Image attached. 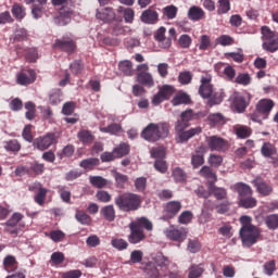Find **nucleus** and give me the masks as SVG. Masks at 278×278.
Here are the masks:
<instances>
[{"mask_svg": "<svg viewBox=\"0 0 278 278\" xmlns=\"http://www.w3.org/2000/svg\"><path fill=\"white\" fill-rule=\"evenodd\" d=\"M36 81V72L31 68L22 70L16 77V83L20 86H29Z\"/></svg>", "mask_w": 278, "mask_h": 278, "instance_id": "12", "label": "nucleus"}, {"mask_svg": "<svg viewBox=\"0 0 278 278\" xmlns=\"http://www.w3.org/2000/svg\"><path fill=\"white\" fill-rule=\"evenodd\" d=\"M50 105H60L62 103V89H52L49 92Z\"/></svg>", "mask_w": 278, "mask_h": 278, "instance_id": "39", "label": "nucleus"}, {"mask_svg": "<svg viewBox=\"0 0 278 278\" xmlns=\"http://www.w3.org/2000/svg\"><path fill=\"white\" fill-rule=\"evenodd\" d=\"M205 164V148L200 147L195 150V152L191 155V165L193 168H199Z\"/></svg>", "mask_w": 278, "mask_h": 278, "instance_id": "19", "label": "nucleus"}, {"mask_svg": "<svg viewBox=\"0 0 278 278\" xmlns=\"http://www.w3.org/2000/svg\"><path fill=\"white\" fill-rule=\"evenodd\" d=\"M232 106L239 114H242V112L249 108V98H247V96L240 94L239 92L233 93Z\"/></svg>", "mask_w": 278, "mask_h": 278, "instance_id": "15", "label": "nucleus"}, {"mask_svg": "<svg viewBox=\"0 0 278 278\" xmlns=\"http://www.w3.org/2000/svg\"><path fill=\"white\" fill-rule=\"evenodd\" d=\"M137 81L138 84H141L142 86H153V75L149 72H141L137 73Z\"/></svg>", "mask_w": 278, "mask_h": 278, "instance_id": "33", "label": "nucleus"}, {"mask_svg": "<svg viewBox=\"0 0 278 278\" xmlns=\"http://www.w3.org/2000/svg\"><path fill=\"white\" fill-rule=\"evenodd\" d=\"M100 214L105 220H108V223H114L116 219V210H114V205H106L102 207Z\"/></svg>", "mask_w": 278, "mask_h": 278, "instance_id": "28", "label": "nucleus"}, {"mask_svg": "<svg viewBox=\"0 0 278 278\" xmlns=\"http://www.w3.org/2000/svg\"><path fill=\"white\" fill-rule=\"evenodd\" d=\"M207 123L211 127H218V125H225L227 118L222 113H212L207 116Z\"/></svg>", "mask_w": 278, "mask_h": 278, "instance_id": "24", "label": "nucleus"}, {"mask_svg": "<svg viewBox=\"0 0 278 278\" xmlns=\"http://www.w3.org/2000/svg\"><path fill=\"white\" fill-rule=\"evenodd\" d=\"M74 11L71 7H62L59 11V16L54 17L55 25L64 27L71 23V17L73 16Z\"/></svg>", "mask_w": 278, "mask_h": 278, "instance_id": "13", "label": "nucleus"}, {"mask_svg": "<svg viewBox=\"0 0 278 278\" xmlns=\"http://www.w3.org/2000/svg\"><path fill=\"white\" fill-rule=\"evenodd\" d=\"M11 14H13L16 21H23L27 16V9L24 5L14 3L11 9Z\"/></svg>", "mask_w": 278, "mask_h": 278, "instance_id": "29", "label": "nucleus"}, {"mask_svg": "<svg viewBox=\"0 0 278 278\" xmlns=\"http://www.w3.org/2000/svg\"><path fill=\"white\" fill-rule=\"evenodd\" d=\"M235 134L241 140H244V138H249L253 134V130L248 126H237L235 127Z\"/></svg>", "mask_w": 278, "mask_h": 278, "instance_id": "42", "label": "nucleus"}, {"mask_svg": "<svg viewBox=\"0 0 278 278\" xmlns=\"http://www.w3.org/2000/svg\"><path fill=\"white\" fill-rule=\"evenodd\" d=\"M113 177L115 179L117 188H125V185L127 184V181H129V177L127 175L121 174L118 172H115L113 174Z\"/></svg>", "mask_w": 278, "mask_h": 278, "instance_id": "46", "label": "nucleus"}, {"mask_svg": "<svg viewBox=\"0 0 278 278\" xmlns=\"http://www.w3.org/2000/svg\"><path fill=\"white\" fill-rule=\"evenodd\" d=\"M201 177H205V179H212L213 181H216V174L214 173V169L210 166H203L200 169Z\"/></svg>", "mask_w": 278, "mask_h": 278, "instance_id": "54", "label": "nucleus"}, {"mask_svg": "<svg viewBox=\"0 0 278 278\" xmlns=\"http://www.w3.org/2000/svg\"><path fill=\"white\" fill-rule=\"evenodd\" d=\"M229 207H231V202H229V200H223L222 203L215 205L217 214H227Z\"/></svg>", "mask_w": 278, "mask_h": 278, "instance_id": "60", "label": "nucleus"}, {"mask_svg": "<svg viewBox=\"0 0 278 278\" xmlns=\"http://www.w3.org/2000/svg\"><path fill=\"white\" fill-rule=\"evenodd\" d=\"M100 131H102V134H110L111 136H121V134H123V125L112 123L106 127H101Z\"/></svg>", "mask_w": 278, "mask_h": 278, "instance_id": "26", "label": "nucleus"}, {"mask_svg": "<svg viewBox=\"0 0 278 278\" xmlns=\"http://www.w3.org/2000/svg\"><path fill=\"white\" fill-rule=\"evenodd\" d=\"M128 227L130 230V233L128 235V242L130 244H140V242H144V240H147L144 229L147 231H153V223H151L147 217L137 218L135 222H131Z\"/></svg>", "mask_w": 278, "mask_h": 278, "instance_id": "3", "label": "nucleus"}, {"mask_svg": "<svg viewBox=\"0 0 278 278\" xmlns=\"http://www.w3.org/2000/svg\"><path fill=\"white\" fill-rule=\"evenodd\" d=\"M235 190L239 194V199H244L247 197H253V189L251 186L244 182H237L235 185Z\"/></svg>", "mask_w": 278, "mask_h": 278, "instance_id": "21", "label": "nucleus"}, {"mask_svg": "<svg viewBox=\"0 0 278 278\" xmlns=\"http://www.w3.org/2000/svg\"><path fill=\"white\" fill-rule=\"evenodd\" d=\"M3 269L7 273H16L18 270V262L16 261V257L12 255H8L3 260Z\"/></svg>", "mask_w": 278, "mask_h": 278, "instance_id": "22", "label": "nucleus"}, {"mask_svg": "<svg viewBox=\"0 0 278 278\" xmlns=\"http://www.w3.org/2000/svg\"><path fill=\"white\" fill-rule=\"evenodd\" d=\"M265 224L268 227V229H278V215L277 214H271L267 215L265 218Z\"/></svg>", "mask_w": 278, "mask_h": 278, "instance_id": "50", "label": "nucleus"}, {"mask_svg": "<svg viewBox=\"0 0 278 278\" xmlns=\"http://www.w3.org/2000/svg\"><path fill=\"white\" fill-rule=\"evenodd\" d=\"M263 270L268 277H273V275H275V270H277V262L275 260L266 262L263 265Z\"/></svg>", "mask_w": 278, "mask_h": 278, "instance_id": "47", "label": "nucleus"}, {"mask_svg": "<svg viewBox=\"0 0 278 278\" xmlns=\"http://www.w3.org/2000/svg\"><path fill=\"white\" fill-rule=\"evenodd\" d=\"M210 166H213V168H218L223 164V156L218 154H211L207 160Z\"/></svg>", "mask_w": 278, "mask_h": 278, "instance_id": "62", "label": "nucleus"}, {"mask_svg": "<svg viewBox=\"0 0 278 278\" xmlns=\"http://www.w3.org/2000/svg\"><path fill=\"white\" fill-rule=\"evenodd\" d=\"M154 38L160 42V47H162V49H168L172 45L170 38H166V28L164 26H161L157 29Z\"/></svg>", "mask_w": 278, "mask_h": 278, "instance_id": "20", "label": "nucleus"}, {"mask_svg": "<svg viewBox=\"0 0 278 278\" xmlns=\"http://www.w3.org/2000/svg\"><path fill=\"white\" fill-rule=\"evenodd\" d=\"M178 9L175 5H167L163 9V14L166 16L168 21H173V18H177Z\"/></svg>", "mask_w": 278, "mask_h": 278, "instance_id": "48", "label": "nucleus"}, {"mask_svg": "<svg viewBox=\"0 0 278 278\" xmlns=\"http://www.w3.org/2000/svg\"><path fill=\"white\" fill-rule=\"evenodd\" d=\"M172 177L176 184H185L188 179V175L181 167H176L172 172Z\"/></svg>", "mask_w": 278, "mask_h": 278, "instance_id": "36", "label": "nucleus"}, {"mask_svg": "<svg viewBox=\"0 0 278 278\" xmlns=\"http://www.w3.org/2000/svg\"><path fill=\"white\" fill-rule=\"evenodd\" d=\"M181 212V202L179 201H169L166 203L163 210V220H170V218H175L177 214Z\"/></svg>", "mask_w": 278, "mask_h": 278, "instance_id": "9", "label": "nucleus"}, {"mask_svg": "<svg viewBox=\"0 0 278 278\" xmlns=\"http://www.w3.org/2000/svg\"><path fill=\"white\" fill-rule=\"evenodd\" d=\"M154 262L156 266H160L161 268H166L170 262L168 261V257L164 256V254L159 253L154 257Z\"/></svg>", "mask_w": 278, "mask_h": 278, "instance_id": "61", "label": "nucleus"}, {"mask_svg": "<svg viewBox=\"0 0 278 278\" xmlns=\"http://www.w3.org/2000/svg\"><path fill=\"white\" fill-rule=\"evenodd\" d=\"M224 99H225V90L220 89L218 91H213L212 97L208 98L207 105H210V108L214 105H220Z\"/></svg>", "mask_w": 278, "mask_h": 278, "instance_id": "31", "label": "nucleus"}, {"mask_svg": "<svg viewBox=\"0 0 278 278\" xmlns=\"http://www.w3.org/2000/svg\"><path fill=\"white\" fill-rule=\"evenodd\" d=\"M203 273H205V268H203V264H191L189 267L188 278H200Z\"/></svg>", "mask_w": 278, "mask_h": 278, "instance_id": "38", "label": "nucleus"}, {"mask_svg": "<svg viewBox=\"0 0 278 278\" xmlns=\"http://www.w3.org/2000/svg\"><path fill=\"white\" fill-rule=\"evenodd\" d=\"M115 205L121 212H138L142 205V198L132 192H125L115 198Z\"/></svg>", "mask_w": 278, "mask_h": 278, "instance_id": "4", "label": "nucleus"}, {"mask_svg": "<svg viewBox=\"0 0 278 278\" xmlns=\"http://www.w3.org/2000/svg\"><path fill=\"white\" fill-rule=\"evenodd\" d=\"M178 81L182 86H188V84H192V73L188 71L181 72L178 76Z\"/></svg>", "mask_w": 278, "mask_h": 278, "instance_id": "59", "label": "nucleus"}, {"mask_svg": "<svg viewBox=\"0 0 278 278\" xmlns=\"http://www.w3.org/2000/svg\"><path fill=\"white\" fill-rule=\"evenodd\" d=\"M77 138L83 144H92L94 142V135L90 130L83 129L78 131Z\"/></svg>", "mask_w": 278, "mask_h": 278, "instance_id": "32", "label": "nucleus"}, {"mask_svg": "<svg viewBox=\"0 0 278 278\" xmlns=\"http://www.w3.org/2000/svg\"><path fill=\"white\" fill-rule=\"evenodd\" d=\"M79 166L85 168V170H92L94 166H99V159L90 157L85 159L80 162Z\"/></svg>", "mask_w": 278, "mask_h": 278, "instance_id": "44", "label": "nucleus"}, {"mask_svg": "<svg viewBox=\"0 0 278 278\" xmlns=\"http://www.w3.org/2000/svg\"><path fill=\"white\" fill-rule=\"evenodd\" d=\"M47 192H49V190H47L46 188H39L37 194L34 198L35 203H37V205H45V199H47Z\"/></svg>", "mask_w": 278, "mask_h": 278, "instance_id": "51", "label": "nucleus"}, {"mask_svg": "<svg viewBox=\"0 0 278 278\" xmlns=\"http://www.w3.org/2000/svg\"><path fill=\"white\" fill-rule=\"evenodd\" d=\"M263 49L269 53H275L278 51V35L275 34L268 26H263L261 28Z\"/></svg>", "mask_w": 278, "mask_h": 278, "instance_id": "6", "label": "nucleus"}, {"mask_svg": "<svg viewBox=\"0 0 278 278\" xmlns=\"http://www.w3.org/2000/svg\"><path fill=\"white\" fill-rule=\"evenodd\" d=\"M97 16L98 18H101V21H104V23H110V21L116 18V13H114V10L105 8L101 12H98Z\"/></svg>", "mask_w": 278, "mask_h": 278, "instance_id": "37", "label": "nucleus"}, {"mask_svg": "<svg viewBox=\"0 0 278 278\" xmlns=\"http://www.w3.org/2000/svg\"><path fill=\"white\" fill-rule=\"evenodd\" d=\"M35 144L39 151H47L49 147L58 144V136L54 132H49L43 137L37 138Z\"/></svg>", "mask_w": 278, "mask_h": 278, "instance_id": "11", "label": "nucleus"}, {"mask_svg": "<svg viewBox=\"0 0 278 278\" xmlns=\"http://www.w3.org/2000/svg\"><path fill=\"white\" fill-rule=\"evenodd\" d=\"M75 218L79 225H84L85 227H90V225H92V217L84 210H76Z\"/></svg>", "mask_w": 278, "mask_h": 278, "instance_id": "23", "label": "nucleus"}, {"mask_svg": "<svg viewBox=\"0 0 278 278\" xmlns=\"http://www.w3.org/2000/svg\"><path fill=\"white\" fill-rule=\"evenodd\" d=\"M53 49H59V51H63L67 55H73L77 51V42L71 37H63L54 41Z\"/></svg>", "mask_w": 278, "mask_h": 278, "instance_id": "7", "label": "nucleus"}, {"mask_svg": "<svg viewBox=\"0 0 278 278\" xmlns=\"http://www.w3.org/2000/svg\"><path fill=\"white\" fill-rule=\"evenodd\" d=\"M273 108H275V101L271 99H261L256 103V112L262 114V116H268L273 112Z\"/></svg>", "mask_w": 278, "mask_h": 278, "instance_id": "17", "label": "nucleus"}, {"mask_svg": "<svg viewBox=\"0 0 278 278\" xmlns=\"http://www.w3.org/2000/svg\"><path fill=\"white\" fill-rule=\"evenodd\" d=\"M46 10H45V5L42 4H33L31 7V15L33 18H42V15L45 14Z\"/></svg>", "mask_w": 278, "mask_h": 278, "instance_id": "55", "label": "nucleus"}, {"mask_svg": "<svg viewBox=\"0 0 278 278\" xmlns=\"http://www.w3.org/2000/svg\"><path fill=\"white\" fill-rule=\"evenodd\" d=\"M140 20L146 25H155L160 21V14L153 9H147L141 13Z\"/></svg>", "mask_w": 278, "mask_h": 278, "instance_id": "18", "label": "nucleus"}, {"mask_svg": "<svg viewBox=\"0 0 278 278\" xmlns=\"http://www.w3.org/2000/svg\"><path fill=\"white\" fill-rule=\"evenodd\" d=\"M168 123H150L142 131L141 138L148 142H157L164 138H168Z\"/></svg>", "mask_w": 278, "mask_h": 278, "instance_id": "5", "label": "nucleus"}, {"mask_svg": "<svg viewBox=\"0 0 278 278\" xmlns=\"http://www.w3.org/2000/svg\"><path fill=\"white\" fill-rule=\"evenodd\" d=\"M239 205H240V207H244V210H251V208L257 206V199L253 198V195L240 198Z\"/></svg>", "mask_w": 278, "mask_h": 278, "instance_id": "35", "label": "nucleus"}, {"mask_svg": "<svg viewBox=\"0 0 278 278\" xmlns=\"http://www.w3.org/2000/svg\"><path fill=\"white\" fill-rule=\"evenodd\" d=\"M4 149L12 153H18L21 151V143L16 139L4 141Z\"/></svg>", "mask_w": 278, "mask_h": 278, "instance_id": "43", "label": "nucleus"}, {"mask_svg": "<svg viewBox=\"0 0 278 278\" xmlns=\"http://www.w3.org/2000/svg\"><path fill=\"white\" fill-rule=\"evenodd\" d=\"M192 218H193L192 212L185 211L179 215L178 223H180V225H188V223L192 222Z\"/></svg>", "mask_w": 278, "mask_h": 278, "instance_id": "63", "label": "nucleus"}, {"mask_svg": "<svg viewBox=\"0 0 278 278\" xmlns=\"http://www.w3.org/2000/svg\"><path fill=\"white\" fill-rule=\"evenodd\" d=\"M164 233L166 238L173 240V242H184V240L188 238V231H186L185 228H175V226L166 228Z\"/></svg>", "mask_w": 278, "mask_h": 278, "instance_id": "10", "label": "nucleus"}, {"mask_svg": "<svg viewBox=\"0 0 278 278\" xmlns=\"http://www.w3.org/2000/svg\"><path fill=\"white\" fill-rule=\"evenodd\" d=\"M70 68L73 75H81L84 71V62H81L80 60H76L70 64Z\"/></svg>", "mask_w": 278, "mask_h": 278, "instance_id": "58", "label": "nucleus"}, {"mask_svg": "<svg viewBox=\"0 0 278 278\" xmlns=\"http://www.w3.org/2000/svg\"><path fill=\"white\" fill-rule=\"evenodd\" d=\"M150 154L154 160H164L166 157V150L164 148H152Z\"/></svg>", "mask_w": 278, "mask_h": 278, "instance_id": "56", "label": "nucleus"}, {"mask_svg": "<svg viewBox=\"0 0 278 278\" xmlns=\"http://www.w3.org/2000/svg\"><path fill=\"white\" fill-rule=\"evenodd\" d=\"M235 84L249 86V84H251V76L249 74H239L235 79Z\"/></svg>", "mask_w": 278, "mask_h": 278, "instance_id": "64", "label": "nucleus"}, {"mask_svg": "<svg viewBox=\"0 0 278 278\" xmlns=\"http://www.w3.org/2000/svg\"><path fill=\"white\" fill-rule=\"evenodd\" d=\"M261 153L263 157H273L277 155V148L270 142H265L261 148Z\"/></svg>", "mask_w": 278, "mask_h": 278, "instance_id": "34", "label": "nucleus"}, {"mask_svg": "<svg viewBox=\"0 0 278 278\" xmlns=\"http://www.w3.org/2000/svg\"><path fill=\"white\" fill-rule=\"evenodd\" d=\"M252 220L253 219L248 215L240 217L241 228L239 230V236L243 247H247L248 249H251L253 244H257V240L260 239V236H262L260 228L251 224Z\"/></svg>", "mask_w": 278, "mask_h": 278, "instance_id": "2", "label": "nucleus"}, {"mask_svg": "<svg viewBox=\"0 0 278 278\" xmlns=\"http://www.w3.org/2000/svg\"><path fill=\"white\" fill-rule=\"evenodd\" d=\"M198 92L200 97H202V99H210V97H212L214 92V85H212V75L205 74L204 76H201Z\"/></svg>", "mask_w": 278, "mask_h": 278, "instance_id": "8", "label": "nucleus"}, {"mask_svg": "<svg viewBox=\"0 0 278 278\" xmlns=\"http://www.w3.org/2000/svg\"><path fill=\"white\" fill-rule=\"evenodd\" d=\"M180 121L176 123L175 129L178 131L179 142H188L190 138H194V136H199L203 129L201 127L190 128L187 131V127H190V121H194V118H199V113H194L192 109H189L181 113Z\"/></svg>", "mask_w": 278, "mask_h": 278, "instance_id": "1", "label": "nucleus"}, {"mask_svg": "<svg viewBox=\"0 0 278 278\" xmlns=\"http://www.w3.org/2000/svg\"><path fill=\"white\" fill-rule=\"evenodd\" d=\"M130 151L131 147L127 142H122L113 149V153L117 159L125 157Z\"/></svg>", "mask_w": 278, "mask_h": 278, "instance_id": "30", "label": "nucleus"}, {"mask_svg": "<svg viewBox=\"0 0 278 278\" xmlns=\"http://www.w3.org/2000/svg\"><path fill=\"white\" fill-rule=\"evenodd\" d=\"M172 103L173 105H189V103H192V99L190 94L180 91L173 98Z\"/></svg>", "mask_w": 278, "mask_h": 278, "instance_id": "27", "label": "nucleus"}, {"mask_svg": "<svg viewBox=\"0 0 278 278\" xmlns=\"http://www.w3.org/2000/svg\"><path fill=\"white\" fill-rule=\"evenodd\" d=\"M206 144L212 151H225V149H227V140L218 136L208 137L206 139Z\"/></svg>", "mask_w": 278, "mask_h": 278, "instance_id": "16", "label": "nucleus"}, {"mask_svg": "<svg viewBox=\"0 0 278 278\" xmlns=\"http://www.w3.org/2000/svg\"><path fill=\"white\" fill-rule=\"evenodd\" d=\"M25 216L21 213H14L9 220L5 222L7 227H16Z\"/></svg>", "mask_w": 278, "mask_h": 278, "instance_id": "52", "label": "nucleus"}, {"mask_svg": "<svg viewBox=\"0 0 278 278\" xmlns=\"http://www.w3.org/2000/svg\"><path fill=\"white\" fill-rule=\"evenodd\" d=\"M142 257H144V253L140 250H134L130 253V260L127 262V264H140L142 262Z\"/></svg>", "mask_w": 278, "mask_h": 278, "instance_id": "53", "label": "nucleus"}, {"mask_svg": "<svg viewBox=\"0 0 278 278\" xmlns=\"http://www.w3.org/2000/svg\"><path fill=\"white\" fill-rule=\"evenodd\" d=\"M111 244L114 249H117V251H125L129 247V243L125 239L121 238L113 239Z\"/></svg>", "mask_w": 278, "mask_h": 278, "instance_id": "49", "label": "nucleus"}, {"mask_svg": "<svg viewBox=\"0 0 278 278\" xmlns=\"http://www.w3.org/2000/svg\"><path fill=\"white\" fill-rule=\"evenodd\" d=\"M252 184L256 188V192L262 197H270V194H273V186L266 182L263 178L257 177Z\"/></svg>", "mask_w": 278, "mask_h": 278, "instance_id": "14", "label": "nucleus"}, {"mask_svg": "<svg viewBox=\"0 0 278 278\" xmlns=\"http://www.w3.org/2000/svg\"><path fill=\"white\" fill-rule=\"evenodd\" d=\"M231 10L229 0H218L217 14H227Z\"/></svg>", "mask_w": 278, "mask_h": 278, "instance_id": "57", "label": "nucleus"}, {"mask_svg": "<svg viewBox=\"0 0 278 278\" xmlns=\"http://www.w3.org/2000/svg\"><path fill=\"white\" fill-rule=\"evenodd\" d=\"M118 68L121 73H123L127 77H131V75H134V64L131 63V61L119 62Z\"/></svg>", "mask_w": 278, "mask_h": 278, "instance_id": "40", "label": "nucleus"}, {"mask_svg": "<svg viewBox=\"0 0 278 278\" xmlns=\"http://www.w3.org/2000/svg\"><path fill=\"white\" fill-rule=\"evenodd\" d=\"M211 194L216 198L217 201H227V189L220 187L211 188Z\"/></svg>", "mask_w": 278, "mask_h": 278, "instance_id": "41", "label": "nucleus"}, {"mask_svg": "<svg viewBox=\"0 0 278 278\" xmlns=\"http://www.w3.org/2000/svg\"><path fill=\"white\" fill-rule=\"evenodd\" d=\"M89 181L93 188H105L108 186V180L101 176H90Z\"/></svg>", "mask_w": 278, "mask_h": 278, "instance_id": "45", "label": "nucleus"}, {"mask_svg": "<svg viewBox=\"0 0 278 278\" xmlns=\"http://www.w3.org/2000/svg\"><path fill=\"white\" fill-rule=\"evenodd\" d=\"M188 18L193 22L202 21V18H205V11L200 7L193 5L188 11Z\"/></svg>", "mask_w": 278, "mask_h": 278, "instance_id": "25", "label": "nucleus"}]
</instances>
